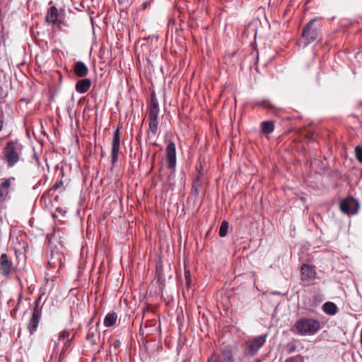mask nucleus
I'll list each match as a JSON object with an SVG mask.
<instances>
[{
    "label": "nucleus",
    "mask_w": 362,
    "mask_h": 362,
    "mask_svg": "<svg viewBox=\"0 0 362 362\" xmlns=\"http://www.w3.org/2000/svg\"><path fill=\"white\" fill-rule=\"evenodd\" d=\"M59 14L58 9L55 6H51L47 13L45 16V21L47 23L50 25H54L58 23V27H60L62 21L59 19Z\"/></svg>",
    "instance_id": "f8f14e48"
},
{
    "label": "nucleus",
    "mask_w": 362,
    "mask_h": 362,
    "mask_svg": "<svg viewBox=\"0 0 362 362\" xmlns=\"http://www.w3.org/2000/svg\"><path fill=\"white\" fill-rule=\"evenodd\" d=\"M267 334H263L257 337L250 339L247 341V349L248 354L251 356L256 354L259 349L265 343Z\"/></svg>",
    "instance_id": "423d86ee"
},
{
    "label": "nucleus",
    "mask_w": 362,
    "mask_h": 362,
    "mask_svg": "<svg viewBox=\"0 0 362 362\" xmlns=\"http://www.w3.org/2000/svg\"><path fill=\"white\" fill-rule=\"evenodd\" d=\"M150 107H159L158 101L156 96V93L153 92L151 95V104Z\"/></svg>",
    "instance_id": "bb28decb"
},
{
    "label": "nucleus",
    "mask_w": 362,
    "mask_h": 362,
    "mask_svg": "<svg viewBox=\"0 0 362 362\" xmlns=\"http://www.w3.org/2000/svg\"><path fill=\"white\" fill-rule=\"evenodd\" d=\"M159 107H150L148 120H158Z\"/></svg>",
    "instance_id": "5701e85b"
},
{
    "label": "nucleus",
    "mask_w": 362,
    "mask_h": 362,
    "mask_svg": "<svg viewBox=\"0 0 362 362\" xmlns=\"http://www.w3.org/2000/svg\"><path fill=\"white\" fill-rule=\"evenodd\" d=\"M300 273L301 280L306 285L310 284L316 278L315 267L308 264L301 266Z\"/></svg>",
    "instance_id": "6e6552de"
},
{
    "label": "nucleus",
    "mask_w": 362,
    "mask_h": 362,
    "mask_svg": "<svg viewBox=\"0 0 362 362\" xmlns=\"http://www.w3.org/2000/svg\"><path fill=\"white\" fill-rule=\"evenodd\" d=\"M70 335L71 334L69 331L64 330L59 334L57 340H52L50 346H53L54 351L57 350L59 341L63 342V351H65L69 346L71 341L74 338V335H72V337H70Z\"/></svg>",
    "instance_id": "1a4fd4ad"
},
{
    "label": "nucleus",
    "mask_w": 362,
    "mask_h": 362,
    "mask_svg": "<svg viewBox=\"0 0 362 362\" xmlns=\"http://www.w3.org/2000/svg\"><path fill=\"white\" fill-rule=\"evenodd\" d=\"M88 340H91L93 342V334H91L90 332H88L86 337Z\"/></svg>",
    "instance_id": "7c9ffc66"
},
{
    "label": "nucleus",
    "mask_w": 362,
    "mask_h": 362,
    "mask_svg": "<svg viewBox=\"0 0 362 362\" xmlns=\"http://www.w3.org/2000/svg\"><path fill=\"white\" fill-rule=\"evenodd\" d=\"M23 146L18 141H10L3 149L4 158L8 168L13 167L20 160Z\"/></svg>",
    "instance_id": "7ed1b4c3"
},
{
    "label": "nucleus",
    "mask_w": 362,
    "mask_h": 362,
    "mask_svg": "<svg viewBox=\"0 0 362 362\" xmlns=\"http://www.w3.org/2000/svg\"><path fill=\"white\" fill-rule=\"evenodd\" d=\"M321 329L320 322L313 317H301L297 320L291 328L293 333L301 336H310Z\"/></svg>",
    "instance_id": "f257e3e1"
},
{
    "label": "nucleus",
    "mask_w": 362,
    "mask_h": 362,
    "mask_svg": "<svg viewBox=\"0 0 362 362\" xmlns=\"http://www.w3.org/2000/svg\"><path fill=\"white\" fill-rule=\"evenodd\" d=\"M117 320V315L115 313H109L104 319V325L107 327L113 326Z\"/></svg>",
    "instance_id": "aec40b11"
},
{
    "label": "nucleus",
    "mask_w": 362,
    "mask_h": 362,
    "mask_svg": "<svg viewBox=\"0 0 362 362\" xmlns=\"http://www.w3.org/2000/svg\"><path fill=\"white\" fill-rule=\"evenodd\" d=\"M359 209L358 202L353 197L344 199L340 203L341 211L347 215H355Z\"/></svg>",
    "instance_id": "39448f33"
},
{
    "label": "nucleus",
    "mask_w": 362,
    "mask_h": 362,
    "mask_svg": "<svg viewBox=\"0 0 362 362\" xmlns=\"http://www.w3.org/2000/svg\"><path fill=\"white\" fill-rule=\"evenodd\" d=\"M120 149V131L117 128L114 134L112 141L111 163L115 165L118 160V156Z\"/></svg>",
    "instance_id": "0eeeda50"
},
{
    "label": "nucleus",
    "mask_w": 362,
    "mask_h": 362,
    "mask_svg": "<svg viewBox=\"0 0 362 362\" xmlns=\"http://www.w3.org/2000/svg\"><path fill=\"white\" fill-rule=\"evenodd\" d=\"M260 126L262 132L265 134H269L274 130V123L272 121H264Z\"/></svg>",
    "instance_id": "412c9836"
},
{
    "label": "nucleus",
    "mask_w": 362,
    "mask_h": 362,
    "mask_svg": "<svg viewBox=\"0 0 362 362\" xmlns=\"http://www.w3.org/2000/svg\"><path fill=\"white\" fill-rule=\"evenodd\" d=\"M294 350H295V347H294V346H293V347L291 349L290 352H291V351H294Z\"/></svg>",
    "instance_id": "72a5a7b5"
},
{
    "label": "nucleus",
    "mask_w": 362,
    "mask_h": 362,
    "mask_svg": "<svg viewBox=\"0 0 362 362\" xmlns=\"http://www.w3.org/2000/svg\"><path fill=\"white\" fill-rule=\"evenodd\" d=\"M228 224L226 221H223L219 228V236L225 237L228 233Z\"/></svg>",
    "instance_id": "b1692460"
},
{
    "label": "nucleus",
    "mask_w": 362,
    "mask_h": 362,
    "mask_svg": "<svg viewBox=\"0 0 362 362\" xmlns=\"http://www.w3.org/2000/svg\"><path fill=\"white\" fill-rule=\"evenodd\" d=\"M201 175H197L196 179L194 180L192 184V189L196 192H198L199 187H201L200 184Z\"/></svg>",
    "instance_id": "393cba45"
},
{
    "label": "nucleus",
    "mask_w": 362,
    "mask_h": 362,
    "mask_svg": "<svg viewBox=\"0 0 362 362\" xmlns=\"http://www.w3.org/2000/svg\"><path fill=\"white\" fill-rule=\"evenodd\" d=\"M62 258L63 255L59 252H52L49 260L48 264L50 267L53 269H59L62 266Z\"/></svg>",
    "instance_id": "4468645a"
},
{
    "label": "nucleus",
    "mask_w": 362,
    "mask_h": 362,
    "mask_svg": "<svg viewBox=\"0 0 362 362\" xmlns=\"http://www.w3.org/2000/svg\"><path fill=\"white\" fill-rule=\"evenodd\" d=\"M91 86V81L89 78H83L77 81L76 90L79 93H85L88 91Z\"/></svg>",
    "instance_id": "f3484780"
},
{
    "label": "nucleus",
    "mask_w": 362,
    "mask_h": 362,
    "mask_svg": "<svg viewBox=\"0 0 362 362\" xmlns=\"http://www.w3.org/2000/svg\"><path fill=\"white\" fill-rule=\"evenodd\" d=\"M122 0H118L119 3H122Z\"/></svg>",
    "instance_id": "f704fd0d"
},
{
    "label": "nucleus",
    "mask_w": 362,
    "mask_h": 362,
    "mask_svg": "<svg viewBox=\"0 0 362 362\" xmlns=\"http://www.w3.org/2000/svg\"><path fill=\"white\" fill-rule=\"evenodd\" d=\"M0 269L4 276H8L13 271L12 262L8 259V255L5 253L0 256Z\"/></svg>",
    "instance_id": "9b49d317"
},
{
    "label": "nucleus",
    "mask_w": 362,
    "mask_h": 362,
    "mask_svg": "<svg viewBox=\"0 0 362 362\" xmlns=\"http://www.w3.org/2000/svg\"><path fill=\"white\" fill-rule=\"evenodd\" d=\"M63 182L62 181H57L55 182L54 185V189H58V188H60L61 187L63 186Z\"/></svg>",
    "instance_id": "c756f323"
},
{
    "label": "nucleus",
    "mask_w": 362,
    "mask_h": 362,
    "mask_svg": "<svg viewBox=\"0 0 362 362\" xmlns=\"http://www.w3.org/2000/svg\"><path fill=\"white\" fill-rule=\"evenodd\" d=\"M148 4V3H147V2H146V3H144V8H146L147 7Z\"/></svg>",
    "instance_id": "473e14b6"
},
{
    "label": "nucleus",
    "mask_w": 362,
    "mask_h": 362,
    "mask_svg": "<svg viewBox=\"0 0 362 362\" xmlns=\"http://www.w3.org/2000/svg\"><path fill=\"white\" fill-rule=\"evenodd\" d=\"M40 300V298H39L35 301V307L33 308L32 317L28 325V329L30 334H33L37 331L38 325L41 320L42 312L41 309L39 308Z\"/></svg>",
    "instance_id": "20e7f679"
},
{
    "label": "nucleus",
    "mask_w": 362,
    "mask_h": 362,
    "mask_svg": "<svg viewBox=\"0 0 362 362\" xmlns=\"http://www.w3.org/2000/svg\"><path fill=\"white\" fill-rule=\"evenodd\" d=\"M221 362H235L232 349L228 346H226L221 350Z\"/></svg>",
    "instance_id": "a211bd4d"
},
{
    "label": "nucleus",
    "mask_w": 362,
    "mask_h": 362,
    "mask_svg": "<svg viewBox=\"0 0 362 362\" xmlns=\"http://www.w3.org/2000/svg\"><path fill=\"white\" fill-rule=\"evenodd\" d=\"M355 153L356 159L362 163V147L358 146L355 148Z\"/></svg>",
    "instance_id": "a878e982"
},
{
    "label": "nucleus",
    "mask_w": 362,
    "mask_h": 362,
    "mask_svg": "<svg viewBox=\"0 0 362 362\" xmlns=\"http://www.w3.org/2000/svg\"><path fill=\"white\" fill-rule=\"evenodd\" d=\"M322 23L317 18L310 20L303 28L301 37L307 46L317 40L321 34Z\"/></svg>",
    "instance_id": "f03ea898"
},
{
    "label": "nucleus",
    "mask_w": 362,
    "mask_h": 362,
    "mask_svg": "<svg viewBox=\"0 0 362 362\" xmlns=\"http://www.w3.org/2000/svg\"><path fill=\"white\" fill-rule=\"evenodd\" d=\"M207 362H221L219 356L214 354L209 359Z\"/></svg>",
    "instance_id": "cd10ccee"
},
{
    "label": "nucleus",
    "mask_w": 362,
    "mask_h": 362,
    "mask_svg": "<svg viewBox=\"0 0 362 362\" xmlns=\"http://www.w3.org/2000/svg\"><path fill=\"white\" fill-rule=\"evenodd\" d=\"M167 167L168 169L174 170L176 165V148L175 144L170 141L165 149Z\"/></svg>",
    "instance_id": "9d476101"
},
{
    "label": "nucleus",
    "mask_w": 362,
    "mask_h": 362,
    "mask_svg": "<svg viewBox=\"0 0 362 362\" xmlns=\"http://www.w3.org/2000/svg\"><path fill=\"white\" fill-rule=\"evenodd\" d=\"M185 278L187 286L188 288H189L190 281H191L189 271H187V270L185 271Z\"/></svg>",
    "instance_id": "c85d7f7f"
},
{
    "label": "nucleus",
    "mask_w": 362,
    "mask_h": 362,
    "mask_svg": "<svg viewBox=\"0 0 362 362\" xmlns=\"http://www.w3.org/2000/svg\"><path fill=\"white\" fill-rule=\"evenodd\" d=\"M4 127V119L0 115V132L2 130Z\"/></svg>",
    "instance_id": "2f4dec72"
},
{
    "label": "nucleus",
    "mask_w": 362,
    "mask_h": 362,
    "mask_svg": "<svg viewBox=\"0 0 362 362\" xmlns=\"http://www.w3.org/2000/svg\"><path fill=\"white\" fill-rule=\"evenodd\" d=\"M13 180H15L14 177L1 180L0 183V201H4L8 197V189L11 185V182Z\"/></svg>",
    "instance_id": "ddd939ff"
},
{
    "label": "nucleus",
    "mask_w": 362,
    "mask_h": 362,
    "mask_svg": "<svg viewBox=\"0 0 362 362\" xmlns=\"http://www.w3.org/2000/svg\"><path fill=\"white\" fill-rule=\"evenodd\" d=\"M158 121L148 120V129L147 131L148 138L149 140H155L158 136Z\"/></svg>",
    "instance_id": "2eb2a0df"
},
{
    "label": "nucleus",
    "mask_w": 362,
    "mask_h": 362,
    "mask_svg": "<svg viewBox=\"0 0 362 362\" xmlns=\"http://www.w3.org/2000/svg\"><path fill=\"white\" fill-rule=\"evenodd\" d=\"M257 106H261L264 108H267L268 110H278L279 107L276 106L275 105L272 104L269 100H262L261 101H258L256 103Z\"/></svg>",
    "instance_id": "4be33fe9"
},
{
    "label": "nucleus",
    "mask_w": 362,
    "mask_h": 362,
    "mask_svg": "<svg viewBox=\"0 0 362 362\" xmlns=\"http://www.w3.org/2000/svg\"><path fill=\"white\" fill-rule=\"evenodd\" d=\"M74 72L78 77L83 78L87 75L88 69L83 62L78 61L74 64Z\"/></svg>",
    "instance_id": "dca6fc26"
},
{
    "label": "nucleus",
    "mask_w": 362,
    "mask_h": 362,
    "mask_svg": "<svg viewBox=\"0 0 362 362\" xmlns=\"http://www.w3.org/2000/svg\"><path fill=\"white\" fill-rule=\"evenodd\" d=\"M323 311L329 315H334L337 313V307L332 302H326L322 305Z\"/></svg>",
    "instance_id": "6ab92c4d"
}]
</instances>
